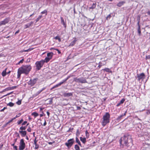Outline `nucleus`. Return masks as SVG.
<instances>
[{"label": "nucleus", "mask_w": 150, "mask_h": 150, "mask_svg": "<svg viewBox=\"0 0 150 150\" xmlns=\"http://www.w3.org/2000/svg\"><path fill=\"white\" fill-rule=\"evenodd\" d=\"M52 103V98H51L49 101V104H51Z\"/></svg>", "instance_id": "nucleus-45"}, {"label": "nucleus", "mask_w": 150, "mask_h": 150, "mask_svg": "<svg viewBox=\"0 0 150 150\" xmlns=\"http://www.w3.org/2000/svg\"><path fill=\"white\" fill-rule=\"evenodd\" d=\"M65 97H69L72 96V93H65L64 94Z\"/></svg>", "instance_id": "nucleus-17"}, {"label": "nucleus", "mask_w": 150, "mask_h": 150, "mask_svg": "<svg viewBox=\"0 0 150 150\" xmlns=\"http://www.w3.org/2000/svg\"><path fill=\"white\" fill-rule=\"evenodd\" d=\"M7 68H6L2 72V75L3 76H6V70Z\"/></svg>", "instance_id": "nucleus-19"}, {"label": "nucleus", "mask_w": 150, "mask_h": 150, "mask_svg": "<svg viewBox=\"0 0 150 150\" xmlns=\"http://www.w3.org/2000/svg\"><path fill=\"white\" fill-rule=\"evenodd\" d=\"M54 142L53 141V142H49L48 143L50 145H52L53 143H54Z\"/></svg>", "instance_id": "nucleus-55"}, {"label": "nucleus", "mask_w": 150, "mask_h": 150, "mask_svg": "<svg viewBox=\"0 0 150 150\" xmlns=\"http://www.w3.org/2000/svg\"><path fill=\"white\" fill-rule=\"evenodd\" d=\"M80 139L81 142L83 144H85L86 142V139L85 137H80Z\"/></svg>", "instance_id": "nucleus-15"}, {"label": "nucleus", "mask_w": 150, "mask_h": 150, "mask_svg": "<svg viewBox=\"0 0 150 150\" xmlns=\"http://www.w3.org/2000/svg\"><path fill=\"white\" fill-rule=\"evenodd\" d=\"M55 50L57 51L58 54H60L61 53V52L57 49H55Z\"/></svg>", "instance_id": "nucleus-49"}, {"label": "nucleus", "mask_w": 150, "mask_h": 150, "mask_svg": "<svg viewBox=\"0 0 150 150\" xmlns=\"http://www.w3.org/2000/svg\"><path fill=\"white\" fill-rule=\"evenodd\" d=\"M120 143L127 147L128 149H129L132 145V140L131 136L128 134H126L121 137Z\"/></svg>", "instance_id": "nucleus-1"}, {"label": "nucleus", "mask_w": 150, "mask_h": 150, "mask_svg": "<svg viewBox=\"0 0 150 150\" xmlns=\"http://www.w3.org/2000/svg\"><path fill=\"white\" fill-rule=\"evenodd\" d=\"M20 30H18L17 31H16L15 33V35H16L17 33H18L19 32Z\"/></svg>", "instance_id": "nucleus-54"}, {"label": "nucleus", "mask_w": 150, "mask_h": 150, "mask_svg": "<svg viewBox=\"0 0 150 150\" xmlns=\"http://www.w3.org/2000/svg\"><path fill=\"white\" fill-rule=\"evenodd\" d=\"M85 133L86 137L87 138H88L89 137V135L87 130H86V131Z\"/></svg>", "instance_id": "nucleus-33"}, {"label": "nucleus", "mask_w": 150, "mask_h": 150, "mask_svg": "<svg viewBox=\"0 0 150 150\" xmlns=\"http://www.w3.org/2000/svg\"><path fill=\"white\" fill-rule=\"evenodd\" d=\"M62 22L63 23V25H64V27H66V25L64 23V20L62 19Z\"/></svg>", "instance_id": "nucleus-46"}, {"label": "nucleus", "mask_w": 150, "mask_h": 150, "mask_svg": "<svg viewBox=\"0 0 150 150\" xmlns=\"http://www.w3.org/2000/svg\"><path fill=\"white\" fill-rule=\"evenodd\" d=\"M32 69V67L30 65H22L19 68L18 70L17 78H19L22 74L28 75Z\"/></svg>", "instance_id": "nucleus-2"}, {"label": "nucleus", "mask_w": 150, "mask_h": 150, "mask_svg": "<svg viewBox=\"0 0 150 150\" xmlns=\"http://www.w3.org/2000/svg\"><path fill=\"white\" fill-rule=\"evenodd\" d=\"M16 103L18 105H20L21 104V101L19 100Z\"/></svg>", "instance_id": "nucleus-44"}, {"label": "nucleus", "mask_w": 150, "mask_h": 150, "mask_svg": "<svg viewBox=\"0 0 150 150\" xmlns=\"http://www.w3.org/2000/svg\"><path fill=\"white\" fill-rule=\"evenodd\" d=\"M23 61H24V59H22L21 60H20L19 62H21V63H22L23 62Z\"/></svg>", "instance_id": "nucleus-57"}, {"label": "nucleus", "mask_w": 150, "mask_h": 150, "mask_svg": "<svg viewBox=\"0 0 150 150\" xmlns=\"http://www.w3.org/2000/svg\"><path fill=\"white\" fill-rule=\"evenodd\" d=\"M54 38L56 40H58L59 42L61 41L60 38L58 36H56Z\"/></svg>", "instance_id": "nucleus-35"}, {"label": "nucleus", "mask_w": 150, "mask_h": 150, "mask_svg": "<svg viewBox=\"0 0 150 150\" xmlns=\"http://www.w3.org/2000/svg\"><path fill=\"white\" fill-rule=\"evenodd\" d=\"M76 39H75L72 42H71L70 44V45L71 46H74L75 45V44L76 43Z\"/></svg>", "instance_id": "nucleus-23"}, {"label": "nucleus", "mask_w": 150, "mask_h": 150, "mask_svg": "<svg viewBox=\"0 0 150 150\" xmlns=\"http://www.w3.org/2000/svg\"><path fill=\"white\" fill-rule=\"evenodd\" d=\"M19 132L21 134L22 137H24L26 135L27 132L25 131H19Z\"/></svg>", "instance_id": "nucleus-10"}, {"label": "nucleus", "mask_w": 150, "mask_h": 150, "mask_svg": "<svg viewBox=\"0 0 150 150\" xmlns=\"http://www.w3.org/2000/svg\"><path fill=\"white\" fill-rule=\"evenodd\" d=\"M103 70L106 71L107 72H111V71H110V69L108 68H105L104 69H103Z\"/></svg>", "instance_id": "nucleus-26"}, {"label": "nucleus", "mask_w": 150, "mask_h": 150, "mask_svg": "<svg viewBox=\"0 0 150 150\" xmlns=\"http://www.w3.org/2000/svg\"><path fill=\"white\" fill-rule=\"evenodd\" d=\"M74 142V140L73 139H71L68 140L67 142L65 143V145L68 148H70L73 144Z\"/></svg>", "instance_id": "nucleus-7"}, {"label": "nucleus", "mask_w": 150, "mask_h": 150, "mask_svg": "<svg viewBox=\"0 0 150 150\" xmlns=\"http://www.w3.org/2000/svg\"><path fill=\"white\" fill-rule=\"evenodd\" d=\"M9 21V19L8 18H6L3 21H1L2 25H5Z\"/></svg>", "instance_id": "nucleus-11"}, {"label": "nucleus", "mask_w": 150, "mask_h": 150, "mask_svg": "<svg viewBox=\"0 0 150 150\" xmlns=\"http://www.w3.org/2000/svg\"><path fill=\"white\" fill-rule=\"evenodd\" d=\"M14 119H15L14 118H12L11 120H10L8 121L9 122L11 123V122H12L13 121V120H14Z\"/></svg>", "instance_id": "nucleus-50"}, {"label": "nucleus", "mask_w": 150, "mask_h": 150, "mask_svg": "<svg viewBox=\"0 0 150 150\" xmlns=\"http://www.w3.org/2000/svg\"><path fill=\"white\" fill-rule=\"evenodd\" d=\"M137 20L138 21V22L137 23V24H138V33H139V35H140L141 33L140 26L139 25L140 19H139V20H138V19Z\"/></svg>", "instance_id": "nucleus-13"}, {"label": "nucleus", "mask_w": 150, "mask_h": 150, "mask_svg": "<svg viewBox=\"0 0 150 150\" xmlns=\"http://www.w3.org/2000/svg\"><path fill=\"white\" fill-rule=\"evenodd\" d=\"M110 115L109 112H106L103 116L102 120L101 122L102 125L105 126L107 124L110 122Z\"/></svg>", "instance_id": "nucleus-3"}, {"label": "nucleus", "mask_w": 150, "mask_h": 150, "mask_svg": "<svg viewBox=\"0 0 150 150\" xmlns=\"http://www.w3.org/2000/svg\"><path fill=\"white\" fill-rule=\"evenodd\" d=\"M34 144L35 145V149H37L38 148L39 146L38 144H37V143H34Z\"/></svg>", "instance_id": "nucleus-32"}, {"label": "nucleus", "mask_w": 150, "mask_h": 150, "mask_svg": "<svg viewBox=\"0 0 150 150\" xmlns=\"http://www.w3.org/2000/svg\"><path fill=\"white\" fill-rule=\"evenodd\" d=\"M125 3V1H122L119 2L117 4V6L119 7L121 6H122Z\"/></svg>", "instance_id": "nucleus-14"}, {"label": "nucleus", "mask_w": 150, "mask_h": 150, "mask_svg": "<svg viewBox=\"0 0 150 150\" xmlns=\"http://www.w3.org/2000/svg\"><path fill=\"white\" fill-rule=\"evenodd\" d=\"M30 27V24H29L28 23L24 25L25 28H29Z\"/></svg>", "instance_id": "nucleus-38"}, {"label": "nucleus", "mask_w": 150, "mask_h": 150, "mask_svg": "<svg viewBox=\"0 0 150 150\" xmlns=\"http://www.w3.org/2000/svg\"><path fill=\"white\" fill-rule=\"evenodd\" d=\"M27 130L28 132H30L31 131V129L30 128V127H29L27 129Z\"/></svg>", "instance_id": "nucleus-42"}, {"label": "nucleus", "mask_w": 150, "mask_h": 150, "mask_svg": "<svg viewBox=\"0 0 150 150\" xmlns=\"http://www.w3.org/2000/svg\"><path fill=\"white\" fill-rule=\"evenodd\" d=\"M26 128V126H21L20 128V129L21 130V131H23V130H25Z\"/></svg>", "instance_id": "nucleus-27"}, {"label": "nucleus", "mask_w": 150, "mask_h": 150, "mask_svg": "<svg viewBox=\"0 0 150 150\" xmlns=\"http://www.w3.org/2000/svg\"><path fill=\"white\" fill-rule=\"evenodd\" d=\"M111 16L110 14H109L108 16L107 17L106 19L107 20H108V19H109L111 17Z\"/></svg>", "instance_id": "nucleus-41"}, {"label": "nucleus", "mask_w": 150, "mask_h": 150, "mask_svg": "<svg viewBox=\"0 0 150 150\" xmlns=\"http://www.w3.org/2000/svg\"><path fill=\"white\" fill-rule=\"evenodd\" d=\"M47 115H48V116L49 117V115L50 114L49 112L48 111H47Z\"/></svg>", "instance_id": "nucleus-59"}, {"label": "nucleus", "mask_w": 150, "mask_h": 150, "mask_svg": "<svg viewBox=\"0 0 150 150\" xmlns=\"http://www.w3.org/2000/svg\"><path fill=\"white\" fill-rule=\"evenodd\" d=\"M74 148L76 150H80L79 146L77 144L75 145Z\"/></svg>", "instance_id": "nucleus-30"}, {"label": "nucleus", "mask_w": 150, "mask_h": 150, "mask_svg": "<svg viewBox=\"0 0 150 150\" xmlns=\"http://www.w3.org/2000/svg\"><path fill=\"white\" fill-rule=\"evenodd\" d=\"M17 139V138L15 139H14V142H15V143L16 142Z\"/></svg>", "instance_id": "nucleus-63"}, {"label": "nucleus", "mask_w": 150, "mask_h": 150, "mask_svg": "<svg viewBox=\"0 0 150 150\" xmlns=\"http://www.w3.org/2000/svg\"><path fill=\"white\" fill-rule=\"evenodd\" d=\"M62 84V82H60L58 84L54 86V87L57 88L61 86Z\"/></svg>", "instance_id": "nucleus-31"}, {"label": "nucleus", "mask_w": 150, "mask_h": 150, "mask_svg": "<svg viewBox=\"0 0 150 150\" xmlns=\"http://www.w3.org/2000/svg\"><path fill=\"white\" fill-rule=\"evenodd\" d=\"M45 88H46L45 87L43 88L41 90V91L42 92L43 90H44Z\"/></svg>", "instance_id": "nucleus-61"}, {"label": "nucleus", "mask_w": 150, "mask_h": 150, "mask_svg": "<svg viewBox=\"0 0 150 150\" xmlns=\"http://www.w3.org/2000/svg\"><path fill=\"white\" fill-rule=\"evenodd\" d=\"M73 81H74L77 83H87L86 78L83 77H81L79 78H78L77 77L74 78Z\"/></svg>", "instance_id": "nucleus-4"}, {"label": "nucleus", "mask_w": 150, "mask_h": 150, "mask_svg": "<svg viewBox=\"0 0 150 150\" xmlns=\"http://www.w3.org/2000/svg\"><path fill=\"white\" fill-rule=\"evenodd\" d=\"M69 77H67V78L64 79L62 82H62L63 84L64 82L66 81L69 79Z\"/></svg>", "instance_id": "nucleus-36"}, {"label": "nucleus", "mask_w": 150, "mask_h": 150, "mask_svg": "<svg viewBox=\"0 0 150 150\" xmlns=\"http://www.w3.org/2000/svg\"><path fill=\"white\" fill-rule=\"evenodd\" d=\"M31 115H32L34 116L35 118L39 115L36 112L32 113Z\"/></svg>", "instance_id": "nucleus-21"}, {"label": "nucleus", "mask_w": 150, "mask_h": 150, "mask_svg": "<svg viewBox=\"0 0 150 150\" xmlns=\"http://www.w3.org/2000/svg\"><path fill=\"white\" fill-rule=\"evenodd\" d=\"M44 64V61L43 60H42L39 61H37L36 62L35 64L36 68L38 70H40L43 66Z\"/></svg>", "instance_id": "nucleus-5"}, {"label": "nucleus", "mask_w": 150, "mask_h": 150, "mask_svg": "<svg viewBox=\"0 0 150 150\" xmlns=\"http://www.w3.org/2000/svg\"><path fill=\"white\" fill-rule=\"evenodd\" d=\"M17 87L16 86H13L11 87H8L5 89V90H13L16 89Z\"/></svg>", "instance_id": "nucleus-16"}, {"label": "nucleus", "mask_w": 150, "mask_h": 150, "mask_svg": "<svg viewBox=\"0 0 150 150\" xmlns=\"http://www.w3.org/2000/svg\"><path fill=\"white\" fill-rule=\"evenodd\" d=\"M53 55V53L52 52H49L47 53V57L51 59Z\"/></svg>", "instance_id": "nucleus-12"}, {"label": "nucleus", "mask_w": 150, "mask_h": 150, "mask_svg": "<svg viewBox=\"0 0 150 150\" xmlns=\"http://www.w3.org/2000/svg\"><path fill=\"white\" fill-rule=\"evenodd\" d=\"M37 141H38V140H36V137L34 140V143H37Z\"/></svg>", "instance_id": "nucleus-53"}, {"label": "nucleus", "mask_w": 150, "mask_h": 150, "mask_svg": "<svg viewBox=\"0 0 150 150\" xmlns=\"http://www.w3.org/2000/svg\"><path fill=\"white\" fill-rule=\"evenodd\" d=\"M96 3H93L92 6L89 8V9H93L95 8L96 7Z\"/></svg>", "instance_id": "nucleus-25"}, {"label": "nucleus", "mask_w": 150, "mask_h": 150, "mask_svg": "<svg viewBox=\"0 0 150 150\" xmlns=\"http://www.w3.org/2000/svg\"><path fill=\"white\" fill-rule=\"evenodd\" d=\"M33 22L31 21L30 23H28V24H30V26L33 24Z\"/></svg>", "instance_id": "nucleus-51"}, {"label": "nucleus", "mask_w": 150, "mask_h": 150, "mask_svg": "<svg viewBox=\"0 0 150 150\" xmlns=\"http://www.w3.org/2000/svg\"><path fill=\"white\" fill-rule=\"evenodd\" d=\"M125 100V99H124V98L120 100V102L116 105L118 107L119 106H120L121 104H122L124 102Z\"/></svg>", "instance_id": "nucleus-18"}, {"label": "nucleus", "mask_w": 150, "mask_h": 150, "mask_svg": "<svg viewBox=\"0 0 150 150\" xmlns=\"http://www.w3.org/2000/svg\"><path fill=\"white\" fill-rule=\"evenodd\" d=\"M16 134H17V137H20V135H19V134L17 132H16Z\"/></svg>", "instance_id": "nucleus-60"}, {"label": "nucleus", "mask_w": 150, "mask_h": 150, "mask_svg": "<svg viewBox=\"0 0 150 150\" xmlns=\"http://www.w3.org/2000/svg\"><path fill=\"white\" fill-rule=\"evenodd\" d=\"M42 91L41 90H40L38 91L35 94L36 96H37Z\"/></svg>", "instance_id": "nucleus-39"}, {"label": "nucleus", "mask_w": 150, "mask_h": 150, "mask_svg": "<svg viewBox=\"0 0 150 150\" xmlns=\"http://www.w3.org/2000/svg\"><path fill=\"white\" fill-rule=\"evenodd\" d=\"M79 134L80 133L79 132V130L78 129H77L76 131V134Z\"/></svg>", "instance_id": "nucleus-56"}, {"label": "nucleus", "mask_w": 150, "mask_h": 150, "mask_svg": "<svg viewBox=\"0 0 150 150\" xmlns=\"http://www.w3.org/2000/svg\"><path fill=\"white\" fill-rule=\"evenodd\" d=\"M76 141L80 146H81L80 141L77 137H76Z\"/></svg>", "instance_id": "nucleus-22"}, {"label": "nucleus", "mask_w": 150, "mask_h": 150, "mask_svg": "<svg viewBox=\"0 0 150 150\" xmlns=\"http://www.w3.org/2000/svg\"><path fill=\"white\" fill-rule=\"evenodd\" d=\"M41 13L42 14H43L44 13H45L46 15H47V11L46 10H45L44 11H42Z\"/></svg>", "instance_id": "nucleus-34"}, {"label": "nucleus", "mask_w": 150, "mask_h": 150, "mask_svg": "<svg viewBox=\"0 0 150 150\" xmlns=\"http://www.w3.org/2000/svg\"><path fill=\"white\" fill-rule=\"evenodd\" d=\"M147 13L149 15H150V11H148Z\"/></svg>", "instance_id": "nucleus-64"}, {"label": "nucleus", "mask_w": 150, "mask_h": 150, "mask_svg": "<svg viewBox=\"0 0 150 150\" xmlns=\"http://www.w3.org/2000/svg\"><path fill=\"white\" fill-rule=\"evenodd\" d=\"M42 15L40 16L39 17L35 20V22H37L39 20H40L42 17Z\"/></svg>", "instance_id": "nucleus-28"}, {"label": "nucleus", "mask_w": 150, "mask_h": 150, "mask_svg": "<svg viewBox=\"0 0 150 150\" xmlns=\"http://www.w3.org/2000/svg\"><path fill=\"white\" fill-rule=\"evenodd\" d=\"M146 59H150V54L148 56H146Z\"/></svg>", "instance_id": "nucleus-43"}, {"label": "nucleus", "mask_w": 150, "mask_h": 150, "mask_svg": "<svg viewBox=\"0 0 150 150\" xmlns=\"http://www.w3.org/2000/svg\"><path fill=\"white\" fill-rule=\"evenodd\" d=\"M3 144H2L0 145V149L2 148L3 146Z\"/></svg>", "instance_id": "nucleus-62"}, {"label": "nucleus", "mask_w": 150, "mask_h": 150, "mask_svg": "<svg viewBox=\"0 0 150 150\" xmlns=\"http://www.w3.org/2000/svg\"><path fill=\"white\" fill-rule=\"evenodd\" d=\"M138 80L140 81L141 79H144L145 77L144 74L142 73L140 74H137Z\"/></svg>", "instance_id": "nucleus-9"}, {"label": "nucleus", "mask_w": 150, "mask_h": 150, "mask_svg": "<svg viewBox=\"0 0 150 150\" xmlns=\"http://www.w3.org/2000/svg\"><path fill=\"white\" fill-rule=\"evenodd\" d=\"M23 121V120L22 119L21 120L18 121L17 122L18 125H19L21 124Z\"/></svg>", "instance_id": "nucleus-37"}, {"label": "nucleus", "mask_w": 150, "mask_h": 150, "mask_svg": "<svg viewBox=\"0 0 150 150\" xmlns=\"http://www.w3.org/2000/svg\"><path fill=\"white\" fill-rule=\"evenodd\" d=\"M13 148L14 149H15V150H18V147L17 146H15L13 147Z\"/></svg>", "instance_id": "nucleus-48"}, {"label": "nucleus", "mask_w": 150, "mask_h": 150, "mask_svg": "<svg viewBox=\"0 0 150 150\" xmlns=\"http://www.w3.org/2000/svg\"><path fill=\"white\" fill-rule=\"evenodd\" d=\"M50 59H50V58H48V57H46L45 59H44V60H43V61H44V63L45 62H46V63H47L48 62Z\"/></svg>", "instance_id": "nucleus-20"}, {"label": "nucleus", "mask_w": 150, "mask_h": 150, "mask_svg": "<svg viewBox=\"0 0 150 150\" xmlns=\"http://www.w3.org/2000/svg\"><path fill=\"white\" fill-rule=\"evenodd\" d=\"M38 80V79L37 78H35L33 79H30V81L28 82V83L29 85H30L31 86H32L36 83Z\"/></svg>", "instance_id": "nucleus-8"}, {"label": "nucleus", "mask_w": 150, "mask_h": 150, "mask_svg": "<svg viewBox=\"0 0 150 150\" xmlns=\"http://www.w3.org/2000/svg\"><path fill=\"white\" fill-rule=\"evenodd\" d=\"M6 108V107H4L3 109L1 110L0 111L2 112V111H4V110Z\"/></svg>", "instance_id": "nucleus-52"}, {"label": "nucleus", "mask_w": 150, "mask_h": 150, "mask_svg": "<svg viewBox=\"0 0 150 150\" xmlns=\"http://www.w3.org/2000/svg\"><path fill=\"white\" fill-rule=\"evenodd\" d=\"M123 117V115H120L116 119V120L117 121H120V120L121 119H122V117Z\"/></svg>", "instance_id": "nucleus-29"}, {"label": "nucleus", "mask_w": 150, "mask_h": 150, "mask_svg": "<svg viewBox=\"0 0 150 150\" xmlns=\"http://www.w3.org/2000/svg\"><path fill=\"white\" fill-rule=\"evenodd\" d=\"M25 147V144L23 139H21L20 142L19 149V150H23Z\"/></svg>", "instance_id": "nucleus-6"}, {"label": "nucleus", "mask_w": 150, "mask_h": 150, "mask_svg": "<svg viewBox=\"0 0 150 150\" xmlns=\"http://www.w3.org/2000/svg\"><path fill=\"white\" fill-rule=\"evenodd\" d=\"M7 105L8 106H9L11 107H13L14 105V104L12 102H10L9 103L7 104Z\"/></svg>", "instance_id": "nucleus-24"}, {"label": "nucleus", "mask_w": 150, "mask_h": 150, "mask_svg": "<svg viewBox=\"0 0 150 150\" xmlns=\"http://www.w3.org/2000/svg\"><path fill=\"white\" fill-rule=\"evenodd\" d=\"M46 124H47L46 122V121H45V122L43 124V126H45L46 125Z\"/></svg>", "instance_id": "nucleus-58"}, {"label": "nucleus", "mask_w": 150, "mask_h": 150, "mask_svg": "<svg viewBox=\"0 0 150 150\" xmlns=\"http://www.w3.org/2000/svg\"><path fill=\"white\" fill-rule=\"evenodd\" d=\"M27 122V121H25L23 122V123L22 124V125H25L26 124Z\"/></svg>", "instance_id": "nucleus-47"}, {"label": "nucleus", "mask_w": 150, "mask_h": 150, "mask_svg": "<svg viewBox=\"0 0 150 150\" xmlns=\"http://www.w3.org/2000/svg\"><path fill=\"white\" fill-rule=\"evenodd\" d=\"M146 113L147 115L150 114V109L146 110Z\"/></svg>", "instance_id": "nucleus-40"}]
</instances>
